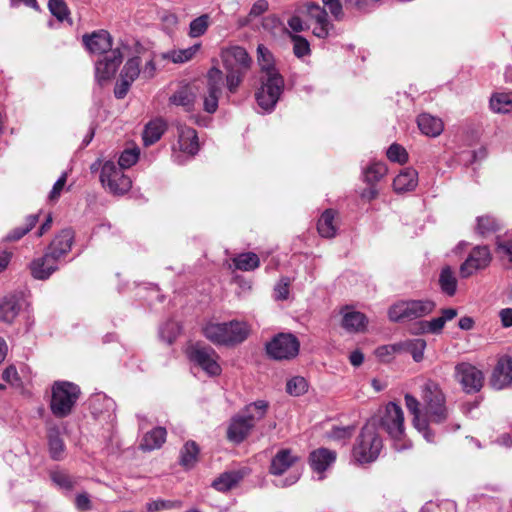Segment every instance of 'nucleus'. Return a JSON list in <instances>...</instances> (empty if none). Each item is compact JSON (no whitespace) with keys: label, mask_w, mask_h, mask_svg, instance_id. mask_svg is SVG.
Segmentation results:
<instances>
[{"label":"nucleus","mask_w":512,"mask_h":512,"mask_svg":"<svg viewBox=\"0 0 512 512\" xmlns=\"http://www.w3.org/2000/svg\"><path fill=\"white\" fill-rule=\"evenodd\" d=\"M73 240V231L63 229L50 243L46 253L30 263L31 275L38 280L48 279L58 269L60 258L70 252Z\"/></svg>","instance_id":"f257e3e1"},{"label":"nucleus","mask_w":512,"mask_h":512,"mask_svg":"<svg viewBox=\"0 0 512 512\" xmlns=\"http://www.w3.org/2000/svg\"><path fill=\"white\" fill-rule=\"evenodd\" d=\"M203 335L213 344L234 346L247 339L250 326L247 322L232 320L229 322H208L202 328Z\"/></svg>","instance_id":"f03ea898"},{"label":"nucleus","mask_w":512,"mask_h":512,"mask_svg":"<svg viewBox=\"0 0 512 512\" xmlns=\"http://www.w3.org/2000/svg\"><path fill=\"white\" fill-rule=\"evenodd\" d=\"M226 87L231 94L237 92L251 66V58L240 46H233L222 52Z\"/></svg>","instance_id":"7ed1b4c3"},{"label":"nucleus","mask_w":512,"mask_h":512,"mask_svg":"<svg viewBox=\"0 0 512 512\" xmlns=\"http://www.w3.org/2000/svg\"><path fill=\"white\" fill-rule=\"evenodd\" d=\"M422 400L424 404V415L428 425L443 424L449 419V410L446 406V398L439 384L428 380L422 386Z\"/></svg>","instance_id":"20e7f679"},{"label":"nucleus","mask_w":512,"mask_h":512,"mask_svg":"<svg viewBox=\"0 0 512 512\" xmlns=\"http://www.w3.org/2000/svg\"><path fill=\"white\" fill-rule=\"evenodd\" d=\"M81 394L80 387L69 381H55L51 387L50 410L57 418L69 416Z\"/></svg>","instance_id":"39448f33"},{"label":"nucleus","mask_w":512,"mask_h":512,"mask_svg":"<svg viewBox=\"0 0 512 512\" xmlns=\"http://www.w3.org/2000/svg\"><path fill=\"white\" fill-rule=\"evenodd\" d=\"M382 447V439L375 424L368 422L356 439L352 457L359 464L371 463L378 458Z\"/></svg>","instance_id":"423d86ee"},{"label":"nucleus","mask_w":512,"mask_h":512,"mask_svg":"<svg viewBox=\"0 0 512 512\" xmlns=\"http://www.w3.org/2000/svg\"><path fill=\"white\" fill-rule=\"evenodd\" d=\"M434 308L430 300L398 301L390 306L388 317L392 322L411 321L430 314Z\"/></svg>","instance_id":"0eeeda50"},{"label":"nucleus","mask_w":512,"mask_h":512,"mask_svg":"<svg viewBox=\"0 0 512 512\" xmlns=\"http://www.w3.org/2000/svg\"><path fill=\"white\" fill-rule=\"evenodd\" d=\"M186 353L189 360L200 367L207 375L218 376L221 374L219 355L212 347L195 343L187 348Z\"/></svg>","instance_id":"6e6552de"},{"label":"nucleus","mask_w":512,"mask_h":512,"mask_svg":"<svg viewBox=\"0 0 512 512\" xmlns=\"http://www.w3.org/2000/svg\"><path fill=\"white\" fill-rule=\"evenodd\" d=\"M284 90L283 77H260V87L255 93L258 106L264 112L274 110Z\"/></svg>","instance_id":"1a4fd4ad"},{"label":"nucleus","mask_w":512,"mask_h":512,"mask_svg":"<svg viewBox=\"0 0 512 512\" xmlns=\"http://www.w3.org/2000/svg\"><path fill=\"white\" fill-rule=\"evenodd\" d=\"M177 143L172 146L173 161L183 164L186 158L194 156L199 150L196 131L184 124L177 125Z\"/></svg>","instance_id":"9d476101"},{"label":"nucleus","mask_w":512,"mask_h":512,"mask_svg":"<svg viewBox=\"0 0 512 512\" xmlns=\"http://www.w3.org/2000/svg\"><path fill=\"white\" fill-rule=\"evenodd\" d=\"M266 353L275 360H291L299 354L300 342L291 333H279L266 343Z\"/></svg>","instance_id":"9b49d317"},{"label":"nucleus","mask_w":512,"mask_h":512,"mask_svg":"<svg viewBox=\"0 0 512 512\" xmlns=\"http://www.w3.org/2000/svg\"><path fill=\"white\" fill-rule=\"evenodd\" d=\"M122 170L113 161H106L102 166L100 181L113 195H123L131 188V180Z\"/></svg>","instance_id":"f8f14e48"},{"label":"nucleus","mask_w":512,"mask_h":512,"mask_svg":"<svg viewBox=\"0 0 512 512\" xmlns=\"http://www.w3.org/2000/svg\"><path fill=\"white\" fill-rule=\"evenodd\" d=\"M381 425L386 432L395 440V449L402 450L407 448L404 444L397 442L404 436V414L402 408L390 402L386 405L384 414L381 416Z\"/></svg>","instance_id":"ddd939ff"},{"label":"nucleus","mask_w":512,"mask_h":512,"mask_svg":"<svg viewBox=\"0 0 512 512\" xmlns=\"http://www.w3.org/2000/svg\"><path fill=\"white\" fill-rule=\"evenodd\" d=\"M127 49V45L121 44L95 63V77L98 83L102 84L114 77L124 58L123 50Z\"/></svg>","instance_id":"4468645a"},{"label":"nucleus","mask_w":512,"mask_h":512,"mask_svg":"<svg viewBox=\"0 0 512 512\" xmlns=\"http://www.w3.org/2000/svg\"><path fill=\"white\" fill-rule=\"evenodd\" d=\"M455 378L466 393L479 392L483 387L482 371L467 362H461L455 366Z\"/></svg>","instance_id":"2eb2a0df"},{"label":"nucleus","mask_w":512,"mask_h":512,"mask_svg":"<svg viewBox=\"0 0 512 512\" xmlns=\"http://www.w3.org/2000/svg\"><path fill=\"white\" fill-rule=\"evenodd\" d=\"M207 94L204 96L203 108L207 113H215L224 86V73L212 67L207 73Z\"/></svg>","instance_id":"dca6fc26"},{"label":"nucleus","mask_w":512,"mask_h":512,"mask_svg":"<svg viewBox=\"0 0 512 512\" xmlns=\"http://www.w3.org/2000/svg\"><path fill=\"white\" fill-rule=\"evenodd\" d=\"M306 11L308 21L313 26V34L322 39L329 37L334 30V25L329 21L325 8L316 3H309Z\"/></svg>","instance_id":"f3484780"},{"label":"nucleus","mask_w":512,"mask_h":512,"mask_svg":"<svg viewBox=\"0 0 512 512\" xmlns=\"http://www.w3.org/2000/svg\"><path fill=\"white\" fill-rule=\"evenodd\" d=\"M141 59L137 56L129 58L124 64L119 80L114 89V95L122 99L128 93L132 83L141 75Z\"/></svg>","instance_id":"a211bd4d"},{"label":"nucleus","mask_w":512,"mask_h":512,"mask_svg":"<svg viewBox=\"0 0 512 512\" xmlns=\"http://www.w3.org/2000/svg\"><path fill=\"white\" fill-rule=\"evenodd\" d=\"M491 253L487 246H476L460 266V276L468 278L478 270L485 269L491 262Z\"/></svg>","instance_id":"6ab92c4d"},{"label":"nucleus","mask_w":512,"mask_h":512,"mask_svg":"<svg viewBox=\"0 0 512 512\" xmlns=\"http://www.w3.org/2000/svg\"><path fill=\"white\" fill-rule=\"evenodd\" d=\"M405 405L408 411L413 415V425L417 429L419 433L422 434L424 439L433 443L435 440V434L432 432L430 427L428 426L426 418L423 417L420 411V403L419 401L412 395H405Z\"/></svg>","instance_id":"aec40b11"},{"label":"nucleus","mask_w":512,"mask_h":512,"mask_svg":"<svg viewBox=\"0 0 512 512\" xmlns=\"http://www.w3.org/2000/svg\"><path fill=\"white\" fill-rule=\"evenodd\" d=\"M82 42L86 49L93 54H107L112 50V37L106 30L85 34L82 37Z\"/></svg>","instance_id":"412c9836"},{"label":"nucleus","mask_w":512,"mask_h":512,"mask_svg":"<svg viewBox=\"0 0 512 512\" xmlns=\"http://www.w3.org/2000/svg\"><path fill=\"white\" fill-rule=\"evenodd\" d=\"M341 326L350 333L364 332L368 323L367 317L359 312L345 307L341 310Z\"/></svg>","instance_id":"4be33fe9"},{"label":"nucleus","mask_w":512,"mask_h":512,"mask_svg":"<svg viewBox=\"0 0 512 512\" xmlns=\"http://www.w3.org/2000/svg\"><path fill=\"white\" fill-rule=\"evenodd\" d=\"M24 299L21 294L5 296L0 303V320L12 323L22 309Z\"/></svg>","instance_id":"5701e85b"},{"label":"nucleus","mask_w":512,"mask_h":512,"mask_svg":"<svg viewBox=\"0 0 512 512\" xmlns=\"http://www.w3.org/2000/svg\"><path fill=\"white\" fill-rule=\"evenodd\" d=\"M512 383V361L501 359L497 363L491 378V385L501 390Z\"/></svg>","instance_id":"b1692460"},{"label":"nucleus","mask_w":512,"mask_h":512,"mask_svg":"<svg viewBox=\"0 0 512 512\" xmlns=\"http://www.w3.org/2000/svg\"><path fill=\"white\" fill-rule=\"evenodd\" d=\"M257 54L260 77H282L275 66L274 57L267 47L262 44L258 45Z\"/></svg>","instance_id":"393cba45"},{"label":"nucleus","mask_w":512,"mask_h":512,"mask_svg":"<svg viewBox=\"0 0 512 512\" xmlns=\"http://www.w3.org/2000/svg\"><path fill=\"white\" fill-rule=\"evenodd\" d=\"M298 457L293 455L290 449H281L272 458L270 465V473L280 476L289 468L293 467Z\"/></svg>","instance_id":"a878e982"},{"label":"nucleus","mask_w":512,"mask_h":512,"mask_svg":"<svg viewBox=\"0 0 512 512\" xmlns=\"http://www.w3.org/2000/svg\"><path fill=\"white\" fill-rule=\"evenodd\" d=\"M169 103L181 106L186 112H191L196 103V92L189 85L182 86L169 97Z\"/></svg>","instance_id":"bb28decb"},{"label":"nucleus","mask_w":512,"mask_h":512,"mask_svg":"<svg viewBox=\"0 0 512 512\" xmlns=\"http://www.w3.org/2000/svg\"><path fill=\"white\" fill-rule=\"evenodd\" d=\"M417 125L420 131L428 137H437L444 130L442 119L429 113H421L417 117Z\"/></svg>","instance_id":"cd10ccee"},{"label":"nucleus","mask_w":512,"mask_h":512,"mask_svg":"<svg viewBox=\"0 0 512 512\" xmlns=\"http://www.w3.org/2000/svg\"><path fill=\"white\" fill-rule=\"evenodd\" d=\"M254 426L242 414L235 416L229 425L227 436L229 440L240 443Z\"/></svg>","instance_id":"c85d7f7f"},{"label":"nucleus","mask_w":512,"mask_h":512,"mask_svg":"<svg viewBox=\"0 0 512 512\" xmlns=\"http://www.w3.org/2000/svg\"><path fill=\"white\" fill-rule=\"evenodd\" d=\"M309 460L312 469L322 473L335 462L336 453L327 448H319L311 452Z\"/></svg>","instance_id":"c756f323"},{"label":"nucleus","mask_w":512,"mask_h":512,"mask_svg":"<svg viewBox=\"0 0 512 512\" xmlns=\"http://www.w3.org/2000/svg\"><path fill=\"white\" fill-rule=\"evenodd\" d=\"M417 184V171L413 168H405L394 178L393 188L397 193H404L414 190Z\"/></svg>","instance_id":"7c9ffc66"},{"label":"nucleus","mask_w":512,"mask_h":512,"mask_svg":"<svg viewBox=\"0 0 512 512\" xmlns=\"http://www.w3.org/2000/svg\"><path fill=\"white\" fill-rule=\"evenodd\" d=\"M269 407L270 405L268 401L259 399L247 404L242 411V415L249 420L253 426H255L257 422L266 416Z\"/></svg>","instance_id":"2f4dec72"},{"label":"nucleus","mask_w":512,"mask_h":512,"mask_svg":"<svg viewBox=\"0 0 512 512\" xmlns=\"http://www.w3.org/2000/svg\"><path fill=\"white\" fill-rule=\"evenodd\" d=\"M336 212L332 209L325 210L318 220L317 230L324 238H332L336 235L337 226L335 224Z\"/></svg>","instance_id":"473e14b6"},{"label":"nucleus","mask_w":512,"mask_h":512,"mask_svg":"<svg viewBox=\"0 0 512 512\" xmlns=\"http://www.w3.org/2000/svg\"><path fill=\"white\" fill-rule=\"evenodd\" d=\"M91 408L93 414L99 416L107 414V417L111 419L114 416L116 403L112 398L107 397L106 395L98 394L92 398Z\"/></svg>","instance_id":"72a5a7b5"},{"label":"nucleus","mask_w":512,"mask_h":512,"mask_svg":"<svg viewBox=\"0 0 512 512\" xmlns=\"http://www.w3.org/2000/svg\"><path fill=\"white\" fill-rule=\"evenodd\" d=\"M166 123L162 119H155L146 124L143 131V142L145 146L156 143L163 135Z\"/></svg>","instance_id":"f704fd0d"},{"label":"nucleus","mask_w":512,"mask_h":512,"mask_svg":"<svg viewBox=\"0 0 512 512\" xmlns=\"http://www.w3.org/2000/svg\"><path fill=\"white\" fill-rule=\"evenodd\" d=\"M166 440V430L162 427H157L147 432L140 444V447L144 451H151L158 449Z\"/></svg>","instance_id":"c9c22d12"},{"label":"nucleus","mask_w":512,"mask_h":512,"mask_svg":"<svg viewBox=\"0 0 512 512\" xmlns=\"http://www.w3.org/2000/svg\"><path fill=\"white\" fill-rule=\"evenodd\" d=\"M48 445L50 457L53 460L60 461L64 458L65 444L57 428H52L48 431Z\"/></svg>","instance_id":"e433bc0d"},{"label":"nucleus","mask_w":512,"mask_h":512,"mask_svg":"<svg viewBox=\"0 0 512 512\" xmlns=\"http://www.w3.org/2000/svg\"><path fill=\"white\" fill-rule=\"evenodd\" d=\"M439 285L444 294L448 296L455 295L457 291V278L451 267L446 266L442 268L439 275Z\"/></svg>","instance_id":"4c0bfd02"},{"label":"nucleus","mask_w":512,"mask_h":512,"mask_svg":"<svg viewBox=\"0 0 512 512\" xmlns=\"http://www.w3.org/2000/svg\"><path fill=\"white\" fill-rule=\"evenodd\" d=\"M490 107L496 113L512 112V92H500L492 95Z\"/></svg>","instance_id":"58836bf2"},{"label":"nucleus","mask_w":512,"mask_h":512,"mask_svg":"<svg viewBox=\"0 0 512 512\" xmlns=\"http://www.w3.org/2000/svg\"><path fill=\"white\" fill-rule=\"evenodd\" d=\"M401 353L408 352L412 355L415 362H420L424 357V350L426 348L425 340L421 338L410 339L400 342Z\"/></svg>","instance_id":"ea45409f"},{"label":"nucleus","mask_w":512,"mask_h":512,"mask_svg":"<svg viewBox=\"0 0 512 512\" xmlns=\"http://www.w3.org/2000/svg\"><path fill=\"white\" fill-rule=\"evenodd\" d=\"M235 268L241 271H252L259 267L260 260L253 252L241 253L233 258Z\"/></svg>","instance_id":"a19ab883"},{"label":"nucleus","mask_w":512,"mask_h":512,"mask_svg":"<svg viewBox=\"0 0 512 512\" xmlns=\"http://www.w3.org/2000/svg\"><path fill=\"white\" fill-rule=\"evenodd\" d=\"M241 480L238 472H226L221 474L212 483L213 487L221 492H225L234 487Z\"/></svg>","instance_id":"79ce46f5"},{"label":"nucleus","mask_w":512,"mask_h":512,"mask_svg":"<svg viewBox=\"0 0 512 512\" xmlns=\"http://www.w3.org/2000/svg\"><path fill=\"white\" fill-rule=\"evenodd\" d=\"M199 448L194 441L187 442L180 452V463L186 468H191L197 461Z\"/></svg>","instance_id":"37998d69"},{"label":"nucleus","mask_w":512,"mask_h":512,"mask_svg":"<svg viewBox=\"0 0 512 512\" xmlns=\"http://www.w3.org/2000/svg\"><path fill=\"white\" fill-rule=\"evenodd\" d=\"M387 173V167L382 162H375L368 166L364 171V181L367 184H375L380 181Z\"/></svg>","instance_id":"c03bdc74"},{"label":"nucleus","mask_w":512,"mask_h":512,"mask_svg":"<svg viewBox=\"0 0 512 512\" xmlns=\"http://www.w3.org/2000/svg\"><path fill=\"white\" fill-rule=\"evenodd\" d=\"M198 49L199 45H193L185 49L172 50L167 52L164 58L171 60L173 63H185L193 58Z\"/></svg>","instance_id":"a18cd8bd"},{"label":"nucleus","mask_w":512,"mask_h":512,"mask_svg":"<svg viewBox=\"0 0 512 512\" xmlns=\"http://www.w3.org/2000/svg\"><path fill=\"white\" fill-rule=\"evenodd\" d=\"M51 480L59 488L71 491L75 487L77 481L75 478L70 476L68 473L61 470H54L50 473Z\"/></svg>","instance_id":"49530a36"},{"label":"nucleus","mask_w":512,"mask_h":512,"mask_svg":"<svg viewBox=\"0 0 512 512\" xmlns=\"http://www.w3.org/2000/svg\"><path fill=\"white\" fill-rule=\"evenodd\" d=\"M183 506L181 500H163L157 499L146 504L148 512H158L162 510L179 509Z\"/></svg>","instance_id":"de8ad7c7"},{"label":"nucleus","mask_w":512,"mask_h":512,"mask_svg":"<svg viewBox=\"0 0 512 512\" xmlns=\"http://www.w3.org/2000/svg\"><path fill=\"white\" fill-rule=\"evenodd\" d=\"M308 390V383L304 377L295 376L287 381L286 391L292 396H300Z\"/></svg>","instance_id":"09e8293b"},{"label":"nucleus","mask_w":512,"mask_h":512,"mask_svg":"<svg viewBox=\"0 0 512 512\" xmlns=\"http://www.w3.org/2000/svg\"><path fill=\"white\" fill-rule=\"evenodd\" d=\"M209 26V16L207 14L201 15L192 20L189 26V36L192 38L203 35Z\"/></svg>","instance_id":"8fccbe9b"},{"label":"nucleus","mask_w":512,"mask_h":512,"mask_svg":"<svg viewBox=\"0 0 512 512\" xmlns=\"http://www.w3.org/2000/svg\"><path fill=\"white\" fill-rule=\"evenodd\" d=\"M160 337L168 344L173 343L176 337L180 334V326L176 321H167L160 328Z\"/></svg>","instance_id":"3c124183"},{"label":"nucleus","mask_w":512,"mask_h":512,"mask_svg":"<svg viewBox=\"0 0 512 512\" xmlns=\"http://www.w3.org/2000/svg\"><path fill=\"white\" fill-rule=\"evenodd\" d=\"M38 214H31L26 218V223L23 227H18L14 229L8 236V240H19L25 234H27L38 222Z\"/></svg>","instance_id":"603ef678"},{"label":"nucleus","mask_w":512,"mask_h":512,"mask_svg":"<svg viewBox=\"0 0 512 512\" xmlns=\"http://www.w3.org/2000/svg\"><path fill=\"white\" fill-rule=\"evenodd\" d=\"M140 151L138 148L125 149L118 160V167L127 169L133 166L139 159Z\"/></svg>","instance_id":"864d4df0"},{"label":"nucleus","mask_w":512,"mask_h":512,"mask_svg":"<svg viewBox=\"0 0 512 512\" xmlns=\"http://www.w3.org/2000/svg\"><path fill=\"white\" fill-rule=\"evenodd\" d=\"M48 8L52 15L61 22L69 18V9L64 0H49Z\"/></svg>","instance_id":"5fc2aeb1"},{"label":"nucleus","mask_w":512,"mask_h":512,"mask_svg":"<svg viewBox=\"0 0 512 512\" xmlns=\"http://www.w3.org/2000/svg\"><path fill=\"white\" fill-rule=\"evenodd\" d=\"M376 356L383 362H389L395 354L401 353L400 342L383 345L376 349Z\"/></svg>","instance_id":"6e6d98bb"},{"label":"nucleus","mask_w":512,"mask_h":512,"mask_svg":"<svg viewBox=\"0 0 512 512\" xmlns=\"http://www.w3.org/2000/svg\"><path fill=\"white\" fill-rule=\"evenodd\" d=\"M290 38L293 42V52L296 57L301 58L310 54L309 42L304 37L294 34L290 35Z\"/></svg>","instance_id":"4d7b16f0"},{"label":"nucleus","mask_w":512,"mask_h":512,"mask_svg":"<svg viewBox=\"0 0 512 512\" xmlns=\"http://www.w3.org/2000/svg\"><path fill=\"white\" fill-rule=\"evenodd\" d=\"M387 157L392 162L400 164L405 163L408 160V154L406 150L399 144H392L387 150Z\"/></svg>","instance_id":"13d9d810"},{"label":"nucleus","mask_w":512,"mask_h":512,"mask_svg":"<svg viewBox=\"0 0 512 512\" xmlns=\"http://www.w3.org/2000/svg\"><path fill=\"white\" fill-rule=\"evenodd\" d=\"M291 279L287 276L280 278L279 282L274 287V297L276 300H287L289 297V287Z\"/></svg>","instance_id":"bf43d9fd"},{"label":"nucleus","mask_w":512,"mask_h":512,"mask_svg":"<svg viewBox=\"0 0 512 512\" xmlns=\"http://www.w3.org/2000/svg\"><path fill=\"white\" fill-rule=\"evenodd\" d=\"M498 229V224L496 220L490 216H482L477 220V230L480 234L484 235L486 233L495 231Z\"/></svg>","instance_id":"052dcab7"},{"label":"nucleus","mask_w":512,"mask_h":512,"mask_svg":"<svg viewBox=\"0 0 512 512\" xmlns=\"http://www.w3.org/2000/svg\"><path fill=\"white\" fill-rule=\"evenodd\" d=\"M323 5L329 10L330 14L337 21L342 20L344 17L343 7L340 0H322Z\"/></svg>","instance_id":"680f3d73"},{"label":"nucleus","mask_w":512,"mask_h":512,"mask_svg":"<svg viewBox=\"0 0 512 512\" xmlns=\"http://www.w3.org/2000/svg\"><path fill=\"white\" fill-rule=\"evenodd\" d=\"M445 323L441 317L432 319L431 321H425L421 323V328L424 332L439 333L443 329Z\"/></svg>","instance_id":"e2e57ef3"},{"label":"nucleus","mask_w":512,"mask_h":512,"mask_svg":"<svg viewBox=\"0 0 512 512\" xmlns=\"http://www.w3.org/2000/svg\"><path fill=\"white\" fill-rule=\"evenodd\" d=\"M66 180H67V174L63 173L58 178V180L54 183L52 190L49 193V200L56 201L60 197L61 192L66 184Z\"/></svg>","instance_id":"0e129e2a"},{"label":"nucleus","mask_w":512,"mask_h":512,"mask_svg":"<svg viewBox=\"0 0 512 512\" xmlns=\"http://www.w3.org/2000/svg\"><path fill=\"white\" fill-rule=\"evenodd\" d=\"M75 506L78 510L89 511L92 509V503L86 492L80 493L75 498Z\"/></svg>","instance_id":"69168bd1"},{"label":"nucleus","mask_w":512,"mask_h":512,"mask_svg":"<svg viewBox=\"0 0 512 512\" xmlns=\"http://www.w3.org/2000/svg\"><path fill=\"white\" fill-rule=\"evenodd\" d=\"M497 252L507 258L512 267V242H497Z\"/></svg>","instance_id":"338daca9"},{"label":"nucleus","mask_w":512,"mask_h":512,"mask_svg":"<svg viewBox=\"0 0 512 512\" xmlns=\"http://www.w3.org/2000/svg\"><path fill=\"white\" fill-rule=\"evenodd\" d=\"M2 378L7 383L15 385L19 381L18 372L15 366H8L2 373Z\"/></svg>","instance_id":"774afa93"}]
</instances>
